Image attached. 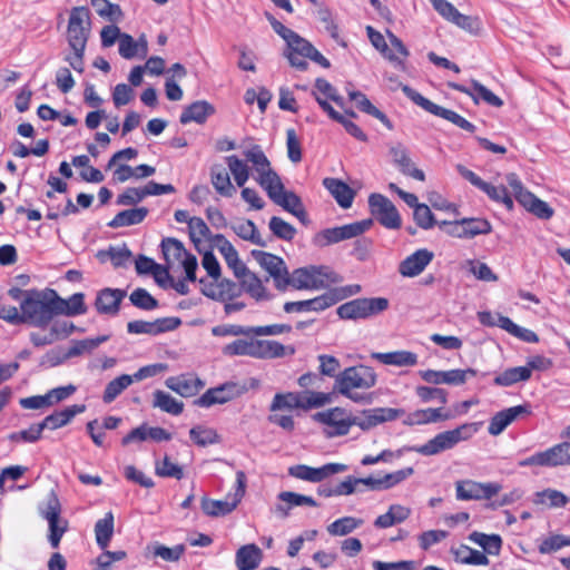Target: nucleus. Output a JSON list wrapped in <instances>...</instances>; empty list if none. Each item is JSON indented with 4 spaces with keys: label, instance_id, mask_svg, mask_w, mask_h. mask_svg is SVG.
Segmentation results:
<instances>
[{
    "label": "nucleus",
    "instance_id": "f257e3e1",
    "mask_svg": "<svg viewBox=\"0 0 570 570\" xmlns=\"http://www.w3.org/2000/svg\"><path fill=\"white\" fill-rule=\"evenodd\" d=\"M91 32L90 11L87 7H75L70 10L66 39L71 50L65 61L77 72L85 70V51Z\"/></svg>",
    "mask_w": 570,
    "mask_h": 570
},
{
    "label": "nucleus",
    "instance_id": "f03ea898",
    "mask_svg": "<svg viewBox=\"0 0 570 570\" xmlns=\"http://www.w3.org/2000/svg\"><path fill=\"white\" fill-rule=\"evenodd\" d=\"M377 376L372 367L350 366L336 375L333 390L354 403H368L371 399L365 392L375 386Z\"/></svg>",
    "mask_w": 570,
    "mask_h": 570
},
{
    "label": "nucleus",
    "instance_id": "7ed1b4c3",
    "mask_svg": "<svg viewBox=\"0 0 570 570\" xmlns=\"http://www.w3.org/2000/svg\"><path fill=\"white\" fill-rule=\"evenodd\" d=\"M24 322L35 327L46 328L57 315L56 291L30 289L27 298L21 302Z\"/></svg>",
    "mask_w": 570,
    "mask_h": 570
},
{
    "label": "nucleus",
    "instance_id": "20e7f679",
    "mask_svg": "<svg viewBox=\"0 0 570 570\" xmlns=\"http://www.w3.org/2000/svg\"><path fill=\"white\" fill-rule=\"evenodd\" d=\"M480 425L478 422L461 424L453 430L438 433L422 445H413L407 450L424 456L436 455L455 448L462 441L470 440L479 431Z\"/></svg>",
    "mask_w": 570,
    "mask_h": 570
},
{
    "label": "nucleus",
    "instance_id": "39448f33",
    "mask_svg": "<svg viewBox=\"0 0 570 570\" xmlns=\"http://www.w3.org/2000/svg\"><path fill=\"white\" fill-rule=\"evenodd\" d=\"M361 292V286L357 284L346 285L342 287H334L328 289L311 299L286 302L283 306L286 313H306V312H323L336 303L353 296Z\"/></svg>",
    "mask_w": 570,
    "mask_h": 570
},
{
    "label": "nucleus",
    "instance_id": "423d86ee",
    "mask_svg": "<svg viewBox=\"0 0 570 570\" xmlns=\"http://www.w3.org/2000/svg\"><path fill=\"white\" fill-rule=\"evenodd\" d=\"M286 289L291 286L295 289L318 291L330 283L340 282V276L326 266L309 265L299 267L286 276Z\"/></svg>",
    "mask_w": 570,
    "mask_h": 570
},
{
    "label": "nucleus",
    "instance_id": "0eeeda50",
    "mask_svg": "<svg viewBox=\"0 0 570 570\" xmlns=\"http://www.w3.org/2000/svg\"><path fill=\"white\" fill-rule=\"evenodd\" d=\"M243 156L249 166L254 180L264 189H271L278 183L279 175L273 169L272 164L259 145H253L243 151Z\"/></svg>",
    "mask_w": 570,
    "mask_h": 570
},
{
    "label": "nucleus",
    "instance_id": "6e6552de",
    "mask_svg": "<svg viewBox=\"0 0 570 570\" xmlns=\"http://www.w3.org/2000/svg\"><path fill=\"white\" fill-rule=\"evenodd\" d=\"M366 31L372 46L379 50L385 59L392 62L395 68L405 71V59L410 56V52L402 40L394 33L387 32L389 46L384 36L374 28L368 26Z\"/></svg>",
    "mask_w": 570,
    "mask_h": 570
},
{
    "label": "nucleus",
    "instance_id": "1a4fd4ad",
    "mask_svg": "<svg viewBox=\"0 0 570 570\" xmlns=\"http://www.w3.org/2000/svg\"><path fill=\"white\" fill-rule=\"evenodd\" d=\"M402 91L409 99H411L415 105L423 108L425 111L434 116L441 117L463 130H466L469 132L475 131L476 127L472 122L466 120L464 117H462L461 115L451 109H446L442 106L432 102L428 98L423 97L420 92L412 89L410 86H402Z\"/></svg>",
    "mask_w": 570,
    "mask_h": 570
},
{
    "label": "nucleus",
    "instance_id": "9d476101",
    "mask_svg": "<svg viewBox=\"0 0 570 570\" xmlns=\"http://www.w3.org/2000/svg\"><path fill=\"white\" fill-rule=\"evenodd\" d=\"M389 307L383 297L355 298L338 306L336 313L342 320H361L377 315Z\"/></svg>",
    "mask_w": 570,
    "mask_h": 570
},
{
    "label": "nucleus",
    "instance_id": "9b49d317",
    "mask_svg": "<svg viewBox=\"0 0 570 570\" xmlns=\"http://www.w3.org/2000/svg\"><path fill=\"white\" fill-rule=\"evenodd\" d=\"M246 489V475L243 471L236 473L235 492L228 493L224 500H213L204 498L202 500V510L209 517H222L233 512L242 501Z\"/></svg>",
    "mask_w": 570,
    "mask_h": 570
},
{
    "label": "nucleus",
    "instance_id": "f8f14e48",
    "mask_svg": "<svg viewBox=\"0 0 570 570\" xmlns=\"http://www.w3.org/2000/svg\"><path fill=\"white\" fill-rule=\"evenodd\" d=\"M313 419L324 425V434L328 438L346 435L354 425V416L340 406L317 412Z\"/></svg>",
    "mask_w": 570,
    "mask_h": 570
},
{
    "label": "nucleus",
    "instance_id": "ddd939ff",
    "mask_svg": "<svg viewBox=\"0 0 570 570\" xmlns=\"http://www.w3.org/2000/svg\"><path fill=\"white\" fill-rule=\"evenodd\" d=\"M454 487L455 498L459 501L490 500L502 490V485L498 482H478L471 479L458 480Z\"/></svg>",
    "mask_w": 570,
    "mask_h": 570
},
{
    "label": "nucleus",
    "instance_id": "4468645a",
    "mask_svg": "<svg viewBox=\"0 0 570 570\" xmlns=\"http://www.w3.org/2000/svg\"><path fill=\"white\" fill-rule=\"evenodd\" d=\"M347 470V465L343 463H326L322 466H309L306 464H296L288 468L287 473L289 476L297 480L322 483L332 475L343 473Z\"/></svg>",
    "mask_w": 570,
    "mask_h": 570
},
{
    "label": "nucleus",
    "instance_id": "2eb2a0df",
    "mask_svg": "<svg viewBox=\"0 0 570 570\" xmlns=\"http://www.w3.org/2000/svg\"><path fill=\"white\" fill-rule=\"evenodd\" d=\"M247 386L237 382H226L216 387L207 390L195 404L202 407H209L215 404H224L237 399L247 392Z\"/></svg>",
    "mask_w": 570,
    "mask_h": 570
},
{
    "label": "nucleus",
    "instance_id": "dca6fc26",
    "mask_svg": "<svg viewBox=\"0 0 570 570\" xmlns=\"http://www.w3.org/2000/svg\"><path fill=\"white\" fill-rule=\"evenodd\" d=\"M265 191L275 204L293 214L303 224L308 220L301 198L295 193L285 190L281 178L278 179V183L273 184L271 189H266Z\"/></svg>",
    "mask_w": 570,
    "mask_h": 570
},
{
    "label": "nucleus",
    "instance_id": "f3484780",
    "mask_svg": "<svg viewBox=\"0 0 570 570\" xmlns=\"http://www.w3.org/2000/svg\"><path fill=\"white\" fill-rule=\"evenodd\" d=\"M368 206L372 215L381 225L389 229L401 227V217L394 204L382 194H372L368 197Z\"/></svg>",
    "mask_w": 570,
    "mask_h": 570
},
{
    "label": "nucleus",
    "instance_id": "a211bd4d",
    "mask_svg": "<svg viewBox=\"0 0 570 570\" xmlns=\"http://www.w3.org/2000/svg\"><path fill=\"white\" fill-rule=\"evenodd\" d=\"M252 257L264 268L274 281V285L278 291H286V276L288 274L285 262L271 253L253 249Z\"/></svg>",
    "mask_w": 570,
    "mask_h": 570
},
{
    "label": "nucleus",
    "instance_id": "6ab92c4d",
    "mask_svg": "<svg viewBox=\"0 0 570 570\" xmlns=\"http://www.w3.org/2000/svg\"><path fill=\"white\" fill-rule=\"evenodd\" d=\"M434 10L446 21L455 24L456 27L475 33L480 29V22L478 18L461 13L451 2L448 0H429Z\"/></svg>",
    "mask_w": 570,
    "mask_h": 570
},
{
    "label": "nucleus",
    "instance_id": "aec40b11",
    "mask_svg": "<svg viewBox=\"0 0 570 570\" xmlns=\"http://www.w3.org/2000/svg\"><path fill=\"white\" fill-rule=\"evenodd\" d=\"M181 324L178 317H163L155 321L136 320L127 324L129 334H147L151 336L176 330Z\"/></svg>",
    "mask_w": 570,
    "mask_h": 570
},
{
    "label": "nucleus",
    "instance_id": "412c9836",
    "mask_svg": "<svg viewBox=\"0 0 570 570\" xmlns=\"http://www.w3.org/2000/svg\"><path fill=\"white\" fill-rule=\"evenodd\" d=\"M285 43L284 56L288 59L291 66L298 70H305L308 66L305 59L314 46L295 31L286 39Z\"/></svg>",
    "mask_w": 570,
    "mask_h": 570
},
{
    "label": "nucleus",
    "instance_id": "4be33fe9",
    "mask_svg": "<svg viewBox=\"0 0 570 570\" xmlns=\"http://www.w3.org/2000/svg\"><path fill=\"white\" fill-rule=\"evenodd\" d=\"M419 374L422 377V380L430 384L461 385L465 383L468 377L475 376L476 371L473 368H454L450 371L424 370L420 371Z\"/></svg>",
    "mask_w": 570,
    "mask_h": 570
},
{
    "label": "nucleus",
    "instance_id": "5701e85b",
    "mask_svg": "<svg viewBox=\"0 0 570 570\" xmlns=\"http://www.w3.org/2000/svg\"><path fill=\"white\" fill-rule=\"evenodd\" d=\"M531 413V409L529 404H520L517 406H511L504 409L498 413H495L489 423L488 432L497 436L501 434L513 421H515L521 415H529Z\"/></svg>",
    "mask_w": 570,
    "mask_h": 570
},
{
    "label": "nucleus",
    "instance_id": "b1692460",
    "mask_svg": "<svg viewBox=\"0 0 570 570\" xmlns=\"http://www.w3.org/2000/svg\"><path fill=\"white\" fill-rule=\"evenodd\" d=\"M434 254L428 248H420L405 257L399 265V273L403 277H415L433 261Z\"/></svg>",
    "mask_w": 570,
    "mask_h": 570
},
{
    "label": "nucleus",
    "instance_id": "393cba45",
    "mask_svg": "<svg viewBox=\"0 0 570 570\" xmlns=\"http://www.w3.org/2000/svg\"><path fill=\"white\" fill-rule=\"evenodd\" d=\"M126 296V291L106 287L98 292L95 306L99 314L116 315L120 303Z\"/></svg>",
    "mask_w": 570,
    "mask_h": 570
},
{
    "label": "nucleus",
    "instance_id": "a878e982",
    "mask_svg": "<svg viewBox=\"0 0 570 570\" xmlns=\"http://www.w3.org/2000/svg\"><path fill=\"white\" fill-rule=\"evenodd\" d=\"M203 294L218 302H227L237 298L242 289L235 282L224 278L215 284L205 285Z\"/></svg>",
    "mask_w": 570,
    "mask_h": 570
},
{
    "label": "nucleus",
    "instance_id": "bb28decb",
    "mask_svg": "<svg viewBox=\"0 0 570 570\" xmlns=\"http://www.w3.org/2000/svg\"><path fill=\"white\" fill-rule=\"evenodd\" d=\"M213 243L223 255L228 267L233 269L236 277L245 273L247 269L246 265L239 259L237 250L224 235H215Z\"/></svg>",
    "mask_w": 570,
    "mask_h": 570
},
{
    "label": "nucleus",
    "instance_id": "cd10ccee",
    "mask_svg": "<svg viewBox=\"0 0 570 570\" xmlns=\"http://www.w3.org/2000/svg\"><path fill=\"white\" fill-rule=\"evenodd\" d=\"M452 415L449 413H444L441 407L439 409H420L415 410L411 413H405L403 415L402 423L406 426H415V425H425L431 423H436L440 421H446L451 419Z\"/></svg>",
    "mask_w": 570,
    "mask_h": 570
},
{
    "label": "nucleus",
    "instance_id": "c85d7f7f",
    "mask_svg": "<svg viewBox=\"0 0 570 570\" xmlns=\"http://www.w3.org/2000/svg\"><path fill=\"white\" fill-rule=\"evenodd\" d=\"M390 155L392 157L393 163L397 166L400 171L406 176H410L416 180L423 181L425 179V175L421 169L414 167L409 153L404 146L397 144L390 148Z\"/></svg>",
    "mask_w": 570,
    "mask_h": 570
},
{
    "label": "nucleus",
    "instance_id": "c756f323",
    "mask_svg": "<svg viewBox=\"0 0 570 570\" xmlns=\"http://www.w3.org/2000/svg\"><path fill=\"white\" fill-rule=\"evenodd\" d=\"M215 114V107L206 100H197L184 108L179 121L183 125L189 122L205 124L207 118Z\"/></svg>",
    "mask_w": 570,
    "mask_h": 570
},
{
    "label": "nucleus",
    "instance_id": "7c9ffc66",
    "mask_svg": "<svg viewBox=\"0 0 570 570\" xmlns=\"http://www.w3.org/2000/svg\"><path fill=\"white\" fill-rule=\"evenodd\" d=\"M85 411V404H73L47 415L41 423L43 429L57 430L69 424L77 414Z\"/></svg>",
    "mask_w": 570,
    "mask_h": 570
},
{
    "label": "nucleus",
    "instance_id": "2f4dec72",
    "mask_svg": "<svg viewBox=\"0 0 570 570\" xmlns=\"http://www.w3.org/2000/svg\"><path fill=\"white\" fill-rule=\"evenodd\" d=\"M237 278L239 279L240 289L247 293L255 301L261 302L271 299V294L263 285V282L248 268L244 274L237 276Z\"/></svg>",
    "mask_w": 570,
    "mask_h": 570
},
{
    "label": "nucleus",
    "instance_id": "473e14b6",
    "mask_svg": "<svg viewBox=\"0 0 570 570\" xmlns=\"http://www.w3.org/2000/svg\"><path fill=\"white\" fill-rule=\"evenodd\" d=\"M287 350L289 354H294L293 347H286L277 341L271 340H254V358H278L286 355Z\"/></svg>",
    "mask_w": 570,
    "mask_h": 570
},
{
    "label": "nucleus",
    "instance_id": "72a5a7b5",
    "mask_svg": "<svg viewBox=\"0 0 570 570\" xmlns=\"http://www.w3.org/2000/svg\"><path fill=\"white\" fill-rule=\"evenodd\" d=\"M323 186L342 208L346 209L352 206L355 193L347 184L337 178H325Z\"/></svg>",
    "mask_w": 570,
    "mask_h": 570
},
{
    "label": "nucleus",
    "instance_id": "f704fd0d",
    "mask_svg": "<svg viewBox=\"0 0 570 570\" xmlns=\"http://www.w3.org/2000/svg\"><path fill=\"white\" fill-rule=\"evenodd\" d=\"M372 358L379 361L384 365H393V366H415L419 362L417 354L410 351H393V352H375L372 353Z\"/></svg>",
    "mask_w": 570,
    "mask_h": 570
},
{
    "label": "nucleus",
    "instance_id": "c9c22d12",
    "mask_svg": "<svg viewBox=\"0 0 570 570\" xmlns=\"http://www.w3.org/2000/svg\"><path fill=\"white\" fill-rule=\"evenodd\" d=\"M87 312L85 295L75 293L69 298H61L56 292V313L57 315L77 316Z\"/></svg>",
    "mask_w": 570,
    "mask_h": 570
},
{
    "label": "nucleus",
    "instance_id": "e433bc0d",
    "mask_svg": "<svg viewBox=\"0 0 570 570\" xmlns=\"http://www.w3.org/2000/svg\"><path fill=\"white\" fill-rule=\"evenodd\" d=\"M210 181L215 190L224 197H233L236 194V188L230 181L229 173L219 164L210 168Z\"/></svg>",
    "mask_w": 570,
    "mask_h": 570
},
{
    "label": "nucleus",
    "instance_id": "4c0bfd02",
    "mask_svg": "<svg viewBox=\"0 0 570 570\" xmlns=\"http://www.w3.org/2000/svg\"><path fill=\"white\" fill-rule=\"evenodd\" d=\"M119 55L125 59H132L137 56L145 57L148 51V42L145 36L135 40L130 35L124 33L119 41Z\"/></svg>",
    "mask_w": 570,
    "mask_h": 570
},
{
    "label": "nucleus",
    "instance_id": "58836bf2",
    "mask_svg": "<svg viewBox=\"0 0 570 570\" xmlns=\"http://www.w3.org/2000/svg\"><path fill=\"white\" fill-rule=\"evenodd\" d=\"M147 207H135L119 212L109 223L110 228H121L138 225L148 216Z\"/></svg>",
    "mask_w": 570,
    "mask_h": 570
},
{
    "label": "nucleus",
    "instance_id": "ea45409f",
    "mask_svg": "<svg viewBox=\"0 0 570 570\" xmlns=\"http://www.w3.org/2000/svg\"><path fill=\"white\" fill-rule=\"evenodd\" d=\"M348 98L355 102L356 107L361 111L368 114V115L373 116L374 118H376L377 120H380L389 130L393 129V124L387 118V116L384 112H382L380 109H377L374 105H372V102L368 100V98L363 92L356 91V90H350Z\"/></svg>",
    "mask_w": 570,
    "mask_h": 570
},
{
    "label": "nucleus",
    "instance_id": "a19ab883",
    "mask_svg": "<svg viewBox=\"0 0 570 570\" xmlns=\"http://www.w3.org/2000/svg\"><path fill=\"white\" fill-rule=\"evenodd\" d=\"M411 514V509L401 504H392L387 512L379 515L374 525L379 529H386L405 521Z\"/></svg>",
    "mask_w": 570,
    "mask_h": 570
},
{
    "label": "nucleus",
    "instance_id": "79ce46f5",
    "mask_svg": "<svg viewBox=\"0 0 570 570\" xmlns=\"http://www.w3.org/2000/svg\"><path fill=\"white\" fill-rule=\"evenodd\" d=\"M262 551L256 544H246L236 552V566L239 570H254L258 567Z\"/></svg>",
    "mask_w": 570,
    "mask_h": 570
},
{
    "label": "nucleus",
    "instance_id": "37998d69",
    "mask_svg": "<svg viewBox=\"0 0 570 570\" xmlns=\"http://www.w3.org/2000/svg\"><path fill=\"white\" fill-rule=\"evenodd\" d=\"M115 518L111 511L95 524L96 542L101 550H106L114 534Z\"/></svg>",
    "mask_w": 570,
    "mask_h": 570
},
{
    "label": "nucleus",
    "instance_id": "c03bdc74",
    "mask_svg": "<svg viewBox=\"0 0 570 570\" xmlns=\"http://www.w3.org/2000/svg\"><path fill=\"white\" fill-rule=\"evenodd\" d=\"M161 250L168 265L179 264L190 254L186 250L183 243L176 238L163 239Z\"/></svg>",
    "mask_w": 570,
    "mask_h": 570
},
{
    "label": "nucleus",
    "instance_id": "a18cd8bd",
    "mask_svg": "<svg viewBox=\"0 0 570 570\" xmlns=\"http://www.w3.org/2000/svg\"><path fill=\"white\" fill-rule=\"evenodd\" d=\"M230 227L233 232L242 239L262 247L267 246L266 242L262 238L259 232L257 230L254 222L249 219H243L232 224Z\"/></svg>",
    "mask_w": 570,
    "mask_h": 570
},
{
    "label": "nucleus",
    "instance_id": "49530a36",
    "mask_svg": "<svg viewBox=\"0 0 570 570\" xmlns=\"http://www.w3.org/2000/svg\"><path fill=\"white\" fill-rule=\"evenodd\" d=\"M454 560L463 564L487 566L489 559L484 552L461 544L456 549H452Z\"/></svg>",
    "mask_w": 570,
    "mask_h": 570
},
{
    "label": "nucleus",
    "instance_id": "de8ad7c7",
    "mask_svg": "<svg viewBox=\"0 0 570 570\" xmlns=\"http://www.w3.org/2000/svg\"><path fill=\"white\" fill-rule=\"evenodd\" d=\"M547 468H556L561 465H570V442L558 443L547 450Z\"/></svg>",
    "mask_w": 570,
    "mask_h": 570
},
{
    "label": "nucleus",
    "instance_id": "09e8293b",
    "mask_svg": "<svg viewBox=\"0 0 570 570\" xmlns=\"http://www.w3.org/2000/svg\"><path fill=\"white\" fill-rule=\"evenodd\" d=\"M530 373L529 370L525 368V366H515V367H509L504 370L502 373L498 374L493 382L498 386H511L520 382H527L529 381Z\"/></svg>",
    "mask_w": 570,
    "mask_h": 570
},
{
    "label": "nucleus",
    "instance_id": "8fccbe9b",
    "mask_svg": "<svg viewBox=\"0 0 570 570\" xmlns=\"http://www.w3.org/2000/svg\"><path fill=\"white\" fill-rule=\"evenodd\" d=\"M498 326L527 343H538L539 336L531 330L519 326L508 316H499Z\"/></svg>",
    "mask_w": 570,
    "mask_h": 570
},
{
    "label": "nucleus",
    "instance_id": "3c124183",
    "mask_svg": "<svg viewBox=\"0 0 570 570\" xmlns=\"http://www.w3.org/2000/svg\"><path fill=\"white\" fill-rule=\"evenodd\" d=\"M521 205L540 219H550L554 214L553 208L548 203L532 193L523 195Z\"/></svg>",
    "mask_w": 570,
    "mask_h": 570
},
{
    "label": "nucleus",
    "instance_id": "603ef678",
    "mask_svg": "<svg viewBox=\"0 0 570 570\" xmlns=\"http://www.w3.org/2000/svg\"><path fill=\"white\" fill-rule=\"evenodd\" d=\"M228 170L234 177V180L238 187H244L248 181L250 175L249 166L245 159L239 158L236 155L225 157Z\"/></svg>",
    "mask_w": 570,
    "mask_h": 570
},
{
    "label": "nucleus",
    "instance_id": "864d4df0",
    "mask_svg": "<svg viewBox=\"0 0 570 570\" xmlns=\"http://www.w3.org/2000/svg\"><path fill=\"white\" fill-rule=\"evenodd\" d=\"M154 407H158L161 411L171 415H179L184 410V403L173 397L169 393L161 390L154 392Z\"/></svg>",
    "mask_w": 570,
    "mask_h": 570
},
{
    "label": "nucleus",
    "instance_id": "5fc2aeb1",
    "mask_svg": "<svg viewBox=\"0 0 570 570\" xmlns=\"http://www.w3.org/2000/svg\"><path fill=\"white\" fill-rule=\"evenodd\" d=\"M134 383L131 375L122 374L111 380L105 387L102 400L106 404L115 401L127 387Z\"/></svg>",
    "mask_w": 570,
    "mask_h": 570
},
{
    "label": "nucleus",
    "instance_id": "6e6d98bb",
    "mask_svg": "<svg viewBox=\"0 0 570 570\" xmlns=\"http://www.w3.org/2000/svg\"><path fill=\"white\" fill-rule=\"evenodd\" d=\"M363 520L355 517H343L327 525V532L333 537H344L363 524Z\"/></svg>",
    "mask_w": 570,
    "mask_h": 570
},
{
    "label": "nucleus",
    "instance_id": "4d7b16f0",
    "mask_svg": "<svg viewBox=\"0 0 570 570\" xmlns=\"http://www.w3.org/2000/svg\"><path fill=\"white\" fill-rule=\"evenodd\" d=\"M469 539L483 548V550L489 554L497 556L501 551L502 539L498 534H485L474 531L470 534Z\"/></svg>",
    "mask_w": 570,
    "mask_h": 570
},
{
    "label": "nucleus",
    "instance_id": "13d9d810",
    "mask_svg": "<svg viewBox=\"0 0 570 570\" xmlns=\"http://www.w3.org/2000/svg\"><path fill=\"white\" fill-rule=\"evenodd\" d=\"M302 409L301 394L295 392L277 393L275 394L271 405V412H277L282 410H294Z\"/></svg>",
    "mask_w": 570,
    "mask_h": 570
},
{
    "label": "nucleus",
    "instance_id": "bf43d9fd",
    "mask_svg": "<svg viewBox=\"0 0 570 570\" xmlns=\"http://www.w3.org/2000/svg\"><path fill=\"white\" fill-rule=\"evenodd\" d=\"M569 499L554 489H546L534 494L533 502L535 504L547 505L549 508H561L568 503Z\"/></svg>",
    "mask_w": 570,
    "mask_h": 570
},
{
    "label": "nucleus",
    "instance_id": "052dcab7",
    "mask_svg": "<svg viewBox=\"0 0 570 570\" xmlns=\"http://www.w3.org/2000/svg\"><path fill=\"white\" fill-rule=\"evenodd\" d=\"M108 338H109L108 335H101V336H98L95 338H85V340H80V341H75V342H72V345L67 351V356H69V358H71L75 356H79L83 353H90L95 348H97L100 344L108 341Z\"/></svg>",
    "mask_w": 570,
    "mask_h": 570
},
{
    "label": "nucleus",
    "instance_id": "680f3d73",
    "mask_svg": "<svg viewBox=\"0 0 570 570\" xmlns=\"http://www.w3.org/2000/svg\"><path fill=\"white\" fill-rule=\"evenodd\" d=\"M480 190L485 193L491 200L503 204L508 210L513 209V200L505 186H494L485 181Z\"/></svg>",
    "mask_w": 570,
    "mask_h": 570
},
{
    "label": "nucleus",
    "instance_id": "e2e57ef3",
    "mask_svg": "<svg viewBox=\"0 0 570 570\" xmlns=\"http://www.w3.org/2000/svg\"><path fill=\"white\" fill-rule=\"evenodd\" d=\"M225 356H250L254 357V340H235L222 348Z\"/></svg>",
    "mask_w": 570,
    "mask_h": 570
},
{
    "label": "nucleus",
    "instance_id": "0e129e2a",
    "mask_svg": "<svg viewBox=\"0 0 570 570\" xmlns=\"http://www.w3.org/2000/svg\"><path fill=\"white\" fill-rule=\"evenodd\" d=\"M299 394L303 410L321 407L332 402V395L330 393L305 391Z\"/></svg>",
    "mask_w": 570,
    "mask_h": 570
},
{
    "label": "nucleus",
    "instance_id": "69168bd1",
    "mask_svg": "<svg viewBox=\"0 0 570 570\" xmlns=\"http://www.w3.org/2000/svg\"><path fill=\"white\" fill-rule=\"evenodd\" d=\"M189 436L199 446L215 444L219 441V436L214 429L202 425L191 428Z\"/></svg>",
    "mask_w": 570,
    "mask_h": 570
},
{
    "label": "nucleus",
    "instance_id": "338daca9",
    "mask_svg": "<svg viewBox=\"0 0 570 570\" xmlns=\"http://www.w3.org/2000/svg\"><path fill=\"white\" fill-rule=\"evenodd\" d=\"M90 2L101 18L111 22H117L121 19L122 12L118 4L110 3L108 0H90Z\"/></svg>",
    "mask_w": 570,
    "mask_h": 570
},
{
    "label": "nucleus",
    "instance_id": "774afa93",
    "mask_svg": "<svg viewBox=\"0 0 570 570\" xmlns=\"http://www.w3.org/2000/svg\"><path fill=\"white\" fill-rule=\"evenodd\" d=\"M268 227L273 235L284 240H292L296 234V229L293 225L277 216L271 218Z\"/></svg>",
    "mask_w": 570,
    "mask_h": 570
}]
</instances>
